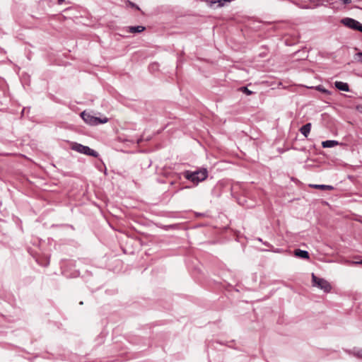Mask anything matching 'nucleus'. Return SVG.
I'll use <instances>...</instances> for the list:
<instances>
[{"label": "nucleus", "instance_id": "nucleus-9", "mask_svg": "<svg viewBox=\"0 0 362 362\" xmlns=\"http://www.w3.org/2000/svg\"><path fill=\"white\" fill-rule=\"evenodd\" d=\"M310 187L314 189H322V190H333L334 187L327 185H310Z\"/></svg>", "mask_w": 362, "mask_h": 362}, {"label": "nucleus", "instance_id": "nucleus-19", "mask_svg": "<svg viewBox=\"0 0 362 362\" xmlns=\"http://www.w3.org/2000/svg\"><path fill=\"white\" fill-rule=\"evenodd\" d=\"M319 90H320L321 91H322V92H324V93H327V90H325V89H324V88H319Z\"/></svg>", "mask_w": 362, "mask_h": 362}, {"label": "nucleus", "instance_id": "nucleus-3", "mask_svg": "<svg viewBox=\"0 0 362 362\" xmlns=\"http://www.w3.org/2000/svg\"><path fill=\"white\" fill-rule=\"evenodd\" d=\"M72 150L78 152L80 153H83L87 156H91L93 157L97 158L98 153L95 150L90 148L87 146H83L81 144L74 143L71 148Z\"/></svg>", "mask_w": 362, "mask_h": 362}, {"label": "nucleus", "instance_id": "nucleus-21", "mask_svg": "<svg viewBox=\"0 0 362 362\" xmlns=\"http://www.w3.org/2000/svg\"><path fill=\"white\" fill-rule=\"evenodd\" d=\"M64 0H59V2L61 4Z\"/></svg>", "mask_w": 362, "mask_h": 362}, {"label": "nucleus", "instance_id": "nucleus-8", "mask_svg": "<svg viewBox=\"0 0 362 362\" xmlns=\"http://www.w3.org/2000/svg\"><path fill=\"white\" fill-rule=\"evenodd\" d=\"M294 254L296 256L303 258V259H308L309 253L306 250H302L300 249L295 250Z\"/></svg>", "mask_w": 362, "mask_h": 362}, {"label": "nucleus", "instance_id": "nucleus-5", "mask_svg": "<svg viewBox=\"0 0 362 362\" xmlns=\"http://www.w3.org/2000/svg\"><path fill=\"white\" fill-rule=\"evenodd\" d=\"M81 117L86 124L91 126H96L95 116L90 115V113H87L86 111H83L81 113Z\"/></svg>", "mask_w": 362, "mask_h": 362}, {"label": "nucleus", "instance_id": "nucleus-18", "mask_svg": "<svg viewBox=\"0 0 362 362\" xmlns=\"http://www.w3.org/2000/svg\"><path fill=\"white\" fill-rule=\"evenodd\" d=\"M263 244H264V245H266V246L269 247H272V245H270V244H269V243H267V242H264V243H263Z\"/></svg>", "mask_w": 362, "mask_h": 362}, {"label": "nucleus", "instance_id": "nucleus-2", "mask_svg": "<svg viewBox=\"0 0 362 362\" xmlns=\"http://www.w3.org/2000/svg\"><path fill=\"white\" fill-rule=\"evenodd\" d=\"M312 283L313 286H317L325 293H329L332 290L331 284L325 279L317 277L312 274Z\"/></svg>", "mask_w": 362, "mask_h": 362}, {"label": "nucleus", "instance_id": "nucleus-11", "mask_svg": "<svg viewBox=\"0 0 362 362\" xmlns=\"http://www.w3.org/2000/svg\"><path fill=\"white\" fill-rule=\"evenodd\" d=\"M145 30V27L142 25L137 26H130L128 28L129 33H141Z\"/></svg>", "mask_w": 362, "mask_h": 362}, {"label": "nucleus", "instance_id": "nucleus-20", "mask_svg": "<svg viewBox=\"0 0 362 362\" xmlns=\"http://www.w3.org/2000/svg\"><path fill=\"white\" fill-rule=\"evenodd\" d=\"M258 240L262 242V240L261 238H258Z\"/></svg>", "mask_w": 362, "mask_h": 362}, {"label": "nucleus", "instance_id": "nucleus-4", "mask_svg": "<svg viewBox=\"0 0 362 362\" xmlns=\"http://www.w3.org/2000/svg\"><path fill=\"white\" fill-rule=\"evenodd\" d=\"M343 23L347 27L362 33V24L353 18H346L342 20Z\"/></svg>", "mask_w": 362, "mask_h": 362}, {"label": "nucleus", "instance_id": "nucleus-1", "mask_svg": "<svg viewBox=\"0 0 362 362\" xmlns=\"http://www.w3.org/2000/svg\"><path fill=\"white\" fill-rule=\"evenodd\" d=\"M185 178L190 180L193 183L198 184L205 180L208 177V171L206 168L198 170L196 171L186 170L183 173Z\"/></svg>", "mask_w": 362, "mask_h": 362}, {"label": "nucleus", "instance_id": "nucleus-14", "mask_svg": "<svg viewBox=\"0 0 362 362\" xmlns=\"http://www.w3.org/2000/svg\"><path fill=\"white\" fill-rule=\"evenodd\" d=\"M240 90L243 93H244L245 94H246L247 95H250L252 94V91L249 90L247 87L245 86H243L240 88Z\"/></svg>", "mask_w": 362, "mask_h": 362}, {"label": "nucleus", "instance_id": "nucleus-15", "mask_svg": "<svg viewBox=\"0 0 362 362\" xmlns=\"http://www.w3.org/2000/svg\"><path fill=\"white\" fill-rule=\"evenodd\" d=\"M356 59L358 62L362 63V52H358L356 54Z\"/></svg>", "mask_w": 362, "mask_h": 362}, {"label": "nucleus", "instance_id": "nucleus-12", "mask_svg": "<svg viewBox=\"0 0 362 362\" xmlns=\"http://www.w3.org/2000/svg\"><path fill=\"white\" fill-rule=\"evenodd\" d=\"M233 0H210L209 2L211 4H214L216 3H218V6L221 7L225 5L226 2H230Z\"/></svg>", "mask_w": 362, "mask_h": 362}, {"label": "nucleus", "instance_id": "nucleus-13", "mask_svg": "<svg viewBox=\"0 0 362 362\" xmlns=\"http://www.w3.org/2000/svg\"><path fill=\"white\" fill-rule=\"evenodd\" d=\"M95 122L96 125L100 124H105L108 122V118L106 117H104L103 118L95 117Z\"/></svg>", "mask_w": 362, "mask_h": 362}, {"label": "nucleus", "instance_id": "nucleus-7", "mask_svg": "<svg viewBox=\"0 0 362 362\" xmlns=\"http://www.w3.org/2000/svg\"><path fill=\"white\" fill-rule=\"evenodd\" d=\"M311 130V123H307L302 126L300 129V133L305 136L308 137Z\"/></svg>", "mask_w": 362, "mask_h": 362}, {"label": "nucleus", "instance_id": "nucleus-6", "mask_svg": "<svg viewBox=\"0 0 362 362\" xmlns=\"http://www.w3.org/2000/svg\"><path fill=\"white\" fill-rule=\"evenodd\" d=\"M334 86L339 90L345 92H349L350 90L349 84L342 81H335Z\"/></svg>", "mask_w": 362, "mask_h": 362}, {"label": "nucleus", "instance_id": "nucleus-17", "mask_svg": "<svg viewBox=\"0 0 362 362\" xmlns=\"http://www.w3.org/2000/svg\"><path fill=\"white\" fill-rule=\"evenodd\" d=\"M342 2H343L344 4H351V0H342Z\"/></svg>", "mask_w": 362, "mask_h": 362}, {"label": "nucleus", "instance_id": "nucleus-10", "mask_svg": "<svg viewBox=\"0 0 362 362\" xmlns=\"http://www.w3.org/2000/svg\"><path fill=\"white\" fill-rule=\"evenodd\" d=\"M339 144V142L335 140H327L322 142L323 148H332Z\"/></svg>", "mask_w": 362, "mask_h": 362}, {"label": "nucleus", "instance_id": "nucleus-16", "mask_svg": "<svg viewBox=\"0 0 362 362\" xmlns=\"http://www.w3.org/2000/svg\"><path fill=\"white\" fill-rule=\"evenodd\" d=\"M355 355L357 356V357H359V358H362V349L361 350H358V351H356L355 353Z\"/></svg>", "mask_w": 362, "mask_h": 362}, {"label": "nucleus", "instance_id": "nucleus-22", "mask_svg": "<svg viewBox=\"0 0 362 362\" xmlns=\"http://www.w3.org/2000/svg\"><path fill=\"white\" fill-rule=\"evenodd\" d=\"M360 263H361V264H362V261H361Z\"/></svg>", "mask_w": 362, "mask_h": 362}]
</instances>
